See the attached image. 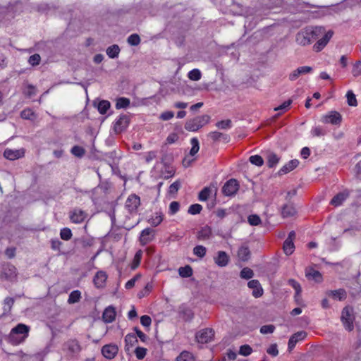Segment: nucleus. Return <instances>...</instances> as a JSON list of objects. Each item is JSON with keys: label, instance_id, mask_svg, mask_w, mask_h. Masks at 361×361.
Returning a JSON list of instances; mask_svg holds the SVG:
<instances>
[{"label": "nucleus", "instance_id": "473e14b6", "mask_svg": "<svg viewBox=\"0 0 361 361\" xmlns=\"http://www.w3.org/2000/svg\"><path fill=\"white\" fill-rule=\"evenodd\" d=\"M111 104L107 100H102L99 102L97 109L101 114H105L109 109Z\"/></svg>", "mask_w": 361, "mask_h": 361}, {"label": "nucleus", "instance_id": "39448f33", "mask_svg": "<svg viewBox=\"0 0 361 361\" xmlns=\"http://www.w3.org/2000/svg\"><path fill=\"white\" fill-rule=\"evenodd\" d=\"M63 350L68 357H74L81 351V346L76 339H70L64 343Z\"/></svg>", "mask_w": 361, "mask_h": 361}, {"label": "nucleus", "instance_id": "4d7b16f0", "mask_svg": "<svg viewBox=\"0 0 361 361\" xmlns=\"http://www.w3.org/2000/svg\"><path fill=\"white\" fill-rule=\"evenodd\" d=\"M352 74L354 77L361 75V60L356 61L353 66Z\"/></svg>", "mask_w": 361, "mask_h": 361}, {"label": "nucleus", "instance_id": "9d476101", "mask_svg": "<svg viewBox=\"0 0 361 361\" xmlns=\"http://www.w3.org/2000/svg\"><path fill=\"white\" fill-rule=\"evenodd\" d=\"M296 42L298 44L306 46L312 42V39L309 32L308 27L298 32L296 35Z\"/></svg>", "mask_w": 361, "mask_h": 361}, {"label": "nucleus", "instance_id": "e433bc0d", "mask_svg": "<svg viewBox=\"0 0 361 361\" xmlns=\"http://www.w3.org/2000/svg\"><path fill=\"white\" fill-rule=\"evenodd\" d=\"M130 99L126 97H120L117 99L116 103V108L117 109L127 108L130 105Z\"/></svg>", "mask_w": 361, "mask_h": 361}, {"label": "nucleus", "instance_id": "dca6fc26", "mask_svg": "<svg viewBox=\"0 0 361 361\" xmlns=\"http://www.w3.org/2000/svg\"><path fill=\"white\" fill-rule=\"evenodd\" d=\"M350 192L348 190L338 193L331 200L330 204L334 207H338L349 197Z\"/></svg>", "mask_w": 361, "mask_h": 361}, {"label": "nucleus", "instance_id": "338daca9", "mask_svg": "<svg viewBox=\"0 0 361 361\" xmlns=\"http://www.w3.org/2000/svg\"><path fill=\"white\" fill-rule=\"evenodd\" d=\"M311 133L313 136H323L326 134V131L322 127H314L312 129Z\"/></svg>", "mask_w": 361, "mask_h": 361}, {"label": "nucleus", "instance_id": "412c9836", "mask_svg": "<svg viewBox=\"0 0 361 361\" xmlns=\"http://www.w3.org/2000/svg\"><path fill=\"white\" fill-rule=\"evenodd\" d=\"M215 263L221 267H226L229 262V257L224 251H219L217 255L214 257Z\"/></svg>", "mask_w": 361, "mask_h": 361}, {"label": "nucleus", "instance_id": "423d86ee", "mask_svg": "<svg viewBox=\"0 0 361 361\" xmlns=\"http://www.w3.org/2000/svg\"><path fill=\"white\" fill-rule=\"evenodd\" d=\"M130 123V116L127 114H121L116 121L114 126V130L118 134L124 131Z\"/></svg>", "mask_w": 361, "mask_h": 361}, {"label": "nucleus", "instance_id": "c756f323", "mask_svg": "<svg viewBox=\"0 0 361 361\" xmlns=\"http://www.w3.org/2000/svg\"><path fill=\"white\" fill-rule=\"evenodd\" d=\"M212 235V231L209 227H204L198 231L197 238L200 240H205L209 238Z\"/></svg>", "mask_w": 361, "mask_h": 361}, {"label": "nucleus", "instance_id": "6e6552de", "mask_svg": "<svg viewBox=\"0 0 361 361\" xmlns=\"http://www.w3.org/2000/svg\"><path fill=\"white\" fill-rule=\"evenodd\" d=\"M322 121L324 123H331L332 125H340L342 121V116L336 111H331L322 118Z\"/></svg>", "mask_w": 361, "mask_h": 361}, {"label": "nucleus", "instance_id": "ea45409f", "mask_svg": "<svg viewBox=\"0 0 361 361\" xmlns=\"http://www.w3.org/2000/svg\"><path fill=\"white\" fill-rule=\"evenodd\" d=\"M71 152L74 156L79 157V158L82 157L85 154V149L78 145L73 146L72 147Z\"/></svg>", "mask_w": 361, "mask_h": 361}, {"label": "nucleus", "instance_id": "0e129e2a", "mask_svg": "<svg viewBox=\"0 0 361 361\" xmlns=\"http://www.w3.org/2000/svg\"><path fill=\"white\" fill-rule=\"evenodd\" d=\"M274 329L275 326L272 324L264 325L260 328V333L263 334H271Z\"/></svg>", "mask_w": 361, "mask_h": 361}, {"label": "nucleus", "instance_id": "a878e982", "mask_svg": "<svg viewBox=\"0 0 361 361\" xmlns=\"http://www.w3.org/2000/svg\"><path fill=\"white\" fill-rule=\"evenodd\" d=\"M327 295L334 299H338L339 300H343L346 298V292L344 289L342 288L330 290L327 293Z\"/></svg>", "mask_w": 361, "mask_h": 361}, {"label": "nucleus", "instance_id": "6ab92c4d", "mask_svg": "<svg viewBox=\"0 0 361 361\" xmlns=\"http://www.w3.org/2000/svg\"><path fill=\"white\" fill-rule=\"evenodd\" d=\"M247 286L250 288L252 289V295L255 298H259L263 294V289L259 281L253 279L248 282Z\"/></svg>", "mask_w": 361, "mask_h": 361}, {"label": "nucleus", "instance_id": "13d9d810", "mask_svg": "<svg viewBox=\"0 0 361 361\" xmlns=\"http://www.w3.org/2000/svg\"><path fill=\"white\" fill-rule=\"evenodd\" d=\"M248 222L252 226H258L261 224L262 221L259 216L257 214H251L247 218Z\"/></svg>", "mask_w": 361, "mask_h": 361}, {"label": "nucleus", "instance_id": "f257e3e1", "mask_svg": "<svg viewBox=\"0 0 361 361\" xmlns=\"http://www.w3.org/2000/svg\"><path fill=\"white\" fill-rule=\"evenodd\" d=\"M312 42L317 39V42L313 46V49L315 51L318 52L322 51L328 44L330 39L334 35L332 30L326 31L323 27H308Z\"/></svg>", "mask_w": 361, "mask_h": 361}, {"label": "nucleus", "instance_id": "a18cd8bd", "mask_svg": "<svg viewBox=\"0 0 361 361\" xmlns=\"http://www.w3.org/2000/svg\"><path fill=\"white\" fill-rule=\"evenodd\" d=\"M190 143L192 145V148L190 149V154L191 156H194L199 151V149H200L199 141H198L197 138L193 137L191 139Z\"/></svg>", "mask_w": 361, "mask_h": 361}, {"label": "nucleus", "instance_id": "2eb2a0df", "mask_svg": "<svg viewBox=\"0 0 361 361\" xmlns=\"http://www.w3.org/2000/svg\"><path fill=\"white\" fill-rule=\"evenodd\" d=\"M3 274L6 279L12 281L17 277V269L14 265L7 264L3 268Z\"/></svg>", "mask_w": 361, "mask_h": 361}, {"label": "nucleus", "instance_id": "aec40b11", "mask_svg": "<svg viewBox=\"0 0 361 361\" xmlns=\"http://www.w3.org/2000/svg\"><path fill=\"white\" fill-rule=\"evenodd\" d=\"M154 231L150 228L144 229L140 234V241L142 245H146L152 240Z\"/></svg>", "mask_w": 361, "mask_h": 361}, {"label": "nucleus", "instance_id": "5fc2aeb1", "mask_svg": "<svg viewBox=\"0 0 361 361\" xmlns=\"http://www.w3.org/2000/svg\"><path fill=\"white\" fill-rule=\"evenodd\" d=\"M162 221H163V216H162L161 214L156 213V216H152L149 220V222L152 226H157L158 225H159L161 223Z\"/></svg>", "mask_w": 361, "mask_h": 361}, {"label": "nucleus", "instance_id": "c9c22d12", "mask_svg": "<svg viewBox=\"0 0 361 361\" xmlns=\"http://www.w3.org/2000/svg\"><path fill=\"white\" fill-rule=\"evenodd\" d=\"M208 137H209L214 142L218 141L221 138L224 140L228 139V136L227 135L223 134L222 133L218 131H213L209 133Z\"/></svg>", "mask_w": 361, "mask_h": 361}, {"label": "nucleus", "instance_id": "680f3d73", "mask_svg": "<svg viewBox=\"0 0 361 361\" xmlns=\"http://www.w3.org/2000/svg\"><path fill=\"white\" fill-rule=\"evenodd\" d=\"M41 61V57L39 54H35L29 57L28 62L32 66H37L39 64Z\"/></svg>", "mask_w": 361, "mask_h": 361}, {"label": "nucleus", "instance_id": "49530a36", "mask_svg": "<svg viewBox=\"0 0 361 361\" xmlns=\"http://www.w3.org/2000/svg\"><path fill=\"white\" fill-rule=\"evenodd\" d=\"M126 346H133L137 343L135 335L129 334L125 338Z\"/></svg>", "mask_w": 361, "mask_h": 361}, {"label": "nucleus", "instance_id": "3c124183", "mask_svg": "<svg viewBox=\"0 0 361 361\" xmlns=\"http://www.w3.org/2000/svg\"><path fill=\"white\" fill-rule=\"evenodd\" d=\"M127 42L132 46H137L140 43V36L137 34H132L128 37Z\"/></svg>", "mask_w": 361, "mask_h": 361}, {"label": "nucleus", "instance_id": "7ed1b4c3", "mask_svg": "<svg viewBox=\"0 0 361 361\" xmlns=\"http://www.w3.org/2000/svg\"><path fill=\"white\" fill-rule=\"evenodd\" d=\"M210 121V116L209 115H202L196 116L193 118L189 119L185 124V130L188 131H197L200 128L207 124Z\"/></svg>", "mask_w": 361, "mask_h": 361}, {"label": "nucleus", "instance_id": "8fccbe9b", "mask_svg": "<svg viewBox=\"0 0 361 361\" xmlns=\"http://www.w3.org/2000/svg\"><path fill=\"white\" fill-rule=\"evenodd\" d=\"M188 76L190 80L193 81H197L200 80L202 73L199 69H192L188 73Z\"/></svg>", "mask_w": 361, "mask_h": 361}, {"label": "nucleus", "instance_id": "4468645a", "mask_svg": "<svg viewBox=\"0 0 361 361\" xmlns=\"http://www.w3.org/2000/svg\"><path fill=\"white\" fill-rule=\"evenodd\" d=\"M86 217V212L78 208H75L70 212L71 221L75 224L82 223Z\"/></svg>", "mask_w": 361, "mask_h": 361}, {"label": "nucleus", "instance_id": "5701e85b", "mask_svg": "<svg viewBox=\"0 0 361 361\" xmlns=\"http://www.w3.org/2000/svg\"><path fill=\"white\" fill-rule=\"evenodd\" d=\"M24 152L22 150L18 149H6L4 152V156L5 158L9 160H15L23 157Z\"/></svg>", "mask_w": 361, "mask_h": 361}, {"label": "nucleus", "instance_id": "cd10ccee", "mask_svg": "<svg viewBox=\"0 0 361 361\" xmlns=\"http://www.w3.org/2000/svg\"><path fill=\"white\" fill-rule=\"evenodd\" d=\"M296 211L292 204H285L281 210V215L283 218L293 216Z\"/></svg>", "mask_w": 361, "mask_h": 361}, {"label": "nucleus", "instance_id": "6e6d98bb", "mask_svg": "<svg viewBox=\"0 0 361 361\" xmlns=\"http://www.w3.org/2000/svg\"><path fill=\"white\" fill-rule=\"evenodd\" d=\"M211 193V189L209 188H204L202 189L198 195V198L200 201H206Z\"/></svg>", "mask_w": 361, "mask_h": 361}, {"label": "nucleus", "instance_id": "774afa93", "mask_svg": "<svg viewBox=\"0 0 361 361\" xmlns=\"http://www.w3.org/2000/svg\"><path fill=\"white\" fill-rule=\"evenodd\" d=\"M180 204L178 202H171L169 205V214L171 215L175 214L179 210Z\"/></svg>", "mask_w": 361, "mask_h": 361}, {"label": "nucleus", "instance_id": "4be33fe9", "mask_svg": "<svg viewBox=\"0 0 361 361\" xmlns=\"http://www.w3.org/2000/svg\"><path fill=\"white\" fill-rule=\"evenodd\" d=\"M305 276L309 280H314L317 283L322 281V276L321 273L313 268H307L305 271Z\"/></svg>", "mask_w": 361, "mask_h": 361}, {"label": "nucleus", "instance_id": "f03ea898", "mask_svg": "<svg viewBox=\"0 0 361 361\" xmlns=\"http://www.w3.org/2000/svg\"><path fill=\"white\" fill-rule=\"evenodd\" d=\"M30 327L24 324H18L13 328L9 334V341L17 345L25 341L28 336Z\"/></svg>", "mask_w": 361, "mask_h": 361}, {"label": "nucleus", "instance_id": "79ce46f5", "mask_svg": "<svg viewBox=\"0 0 361 361\" xmlns=\"http://www.w3.org/2000/svg\"><path fill=\"white\" fill-rule=\"evenodd\" d=\"M207 252V249L203 245H197L193 248V253L195 255L203 258Z\"/></svg>", "mask_w": 361, "mask_h": 361}, {"label": "nucleus", "instance_id": "b1692460", "mask_svg": "<svg viewBox=\"0 0 361 361\" xmlns=\"http://www.w3.org/2000/svg\"><path fill=\"white\" fill-rule=\"evenodd\" d=\"M299 164V161L298 159H293L290 161L288 164L284 165L279 171V175L286 174L288 172L295 169Z\"/></svg>", "mask_w": 361, "mask_h": 361}, {"label": "nucleus", "instance_id": "20e7f679", "mask_svg": "<svg viewBox=\"0 0 361 361\" xmlns=\"http://www.w3.org/2000/svg\"><path fill=\"white\" fill-rule=\"evenodd\" d=\"M353 312V308L349 306L345 307L341 312V320L345 329L348 331H351L354 329L353 322L355 317Z\"/></svg>", "mask_w": 361, "mask_h": 361}, {"label": "nucleus", "instance_id": "0eeeda50", "mask_svg": "<svg viewBox=\"0 0 361 361\" xmlns=\"http://www.w3.org/2000/svg\"><path fill=\"white\" fill-rule=\"evenodd\" d=\"M239 190V184L235 179H230L222 188V192L226 196H233Z\"/></svg>", "mask_w": 361, "mask_h": 361}, {"label": "nucleus", "instance_id": "f3484780", "mask_svg": "<svg viewBox=\"0 0 361 361\" xmlns=\"http://www.w3.org/2000/svg\"><path fill=\"white\" fill-rule=\"evenodd\" d=\"M107 275L106 272L99 271L94 276L93 283L97 288H101L104 287Z\"/></svg>", "mask_w": 361, "mask_h": 361}, {"label": "nucleus", "instance_id": "69168bd1", "mask_svg": "<svg viewBox=\"0 0 361 361\" xmlns=\"http://www.w3.org/2000/svg\"><path fill=\"white\" fill-rule=\"evenodd\" d=\"M141 275L140 274H137L133 279L129 280L125 285L126 289H130L134 287L135 282L140 279Z\"/></svg>", "mask_w": 361, "mask_h": 361}, {"label": "nucleus", "instance_id": "a19ab883", "mask_svg": "<svg viewBox=\"0 0 361 361\" xmlns=\"http://www.w3.org/2000/svg\"><path fill=\"white\" fill-rule=\"evenodd\" d=\"M216 126L222 130L229 129L232 127V121L230 119L222 120L216 123Z\"/></svg>", "mask_w": 361, "mask_h": 361}, {"label": "nucleus", "instance_id": "58836bf2", "mask_svg": "<svg viewBox=\"0 0 361 361\" xmlns=\"http://www.w3.org/2000/svg\"><path fill=\"white\" fill-rule=\"evenodd\" d=\"M176 361H194V358L190 353L183 351L176 357Z\"/></svg>", "mask_w": 361, "mask_h": 361}, {"label": "nucleus", "instance_id": "bb28decb", "mask_svg": "<svg viewBox=\"0 0 361 361\" xmlns=\"http://www.w3.org/2000/svg\"><path fill=\"white\" fill-rule=\"evenodd\" d=\"M238 256L239 259L243 262L249 259L250 256V251L247 246H241L238 251Z\"/></svg>", "mask_w": 361, "mask_h": 361}, {"label": "nucleus", "instance_id": "7c9ffc66", "mask_svg": "<svg viewBox=\"0 0 361 361\" xmlns=\"http://www.w3.org/2000/svg\"><path fill=\"white\" fill-rule=\"evenodd\" d=\"M120 53V48L117 44H114L106 49V54L111 59L116 58Z\"/></svg>", "mask_w": 361, "mask_h": 361}, {"label": "nucleus", "instance_id": "c85d7f7f", "mask_svg": "<svg viewBox=\"0 0 361 361\" xmlns=\"http://www.w3.org/2000/svg\"><path fill=\"white\" fill-rule=\"evenodd\" d=\"M267 166L269 168H273L279 161V157L274 152H268L267 155Z\"/></svg>", "mask_w": 361, "mask_h": 361}, {"label": "nucleus", "instance_id": "f8f14e48", "mask_svg": "<svg viewBox=\"0 0 361 361\" xmlns=\"http://www.w3.org/2000/svg\"><path fill=\"white\" fill-rule=\"evenodd\" d=\"M118 348L115 344H107L102 347V353L107 359H113L118 353Z\"/></svg>", "mask_w": 361, "mask_h": 361}, {"label": "nucleus", "instance_id": "2f4dec72", "mask_svg": "<svg viewBox=\"0 0 361 361\" xmlns=\"http://www.w3.org/2000/svg\"><path fill=\"white\" fill-rule=\"evenodd\" d=\"M283 249L286 255H290L295 250L293 241H290V240H285Z\"/></svg>", "mask_w": 361, "mask_h": 361}, {"label": "nucleus", "instance_id": "052dcab7", "mask_svg": "<svg viewBox=\"0 0 361 361\" xmlns=\"http://www.w3.org/2000/svg\"><path fill=\"white\" fill-rule=\"evenodd\" d=\"M202 209V207L199 204H193L190 206L188 209V213L190 214H200L201 210Z\"/></svg>", "mask_w": 361, "mask_h": 361}, {"label": "nucleus", "instance_id": "603ef678", "mask_svg": "<svg viewBox=\"0 0 361 361\" xmlns=\"http://www.w3.org/2000/svg\"><path fill=\"white\" fill-rule=\"evenodd\" d=\"M20 116L23 119L33 120L35 118L34 112L30 109H25L20 113Z\"/></svg>", "mask_w": 361, "mask_h": 361}, {"label": "nucleus", "instance_id": "4c0bfd02", "mask_svg": "<svg viewBox=\"0 0 361 361\" xmlns=\"http://www.w3.org/2000/svg\"><path fill=\"white\" fill-rule=\"evenodd\" d=\"M14 304V299L11 297H7L4 301V313L10 312Z\"/></svg>", "mask_w": 361, "mask_h": 361}, {"label": "nucleus", "instance_id": "c03bdc74", "mask_svg": "<svg viewBox=\"0 0 361 361\" xmlns=\"http://www.w3.org/2000/svg\"><path fill=\"white\" fill-rule=\"evenodd\" d=\"M347 102L349 106H356L357 105V99L353 91L349 90L346 94Z\"/></svg>", "mask_w": 361, "mask_h": 361}, {"label": "nucleus", "instance_id": "9b49d317", "mask_svg": "<svg viewBox=\"0 0 361 361\" xmlns=\"http://www.w3.org/2000/svg\"><path fill=\"white\" fill-rule=\"evenodd\" d=\"M214 332L212 329H204L196 334L195 338L198 343H207L212 341Z\"/></svg>", "mask_w": 361, "mask_h": 361}, {"label": "nucleus", "instance_id": "09e8293b", "mask_svg": "<svg viewBox=\"0 0 361 361\" xmlns=\"http://www.w3.org/2000/svg\"><path fill=\"white\" fill-rule=\"evenodd\" d=\"M240 276L242 279H250L253 277L254 272L251 269L245 267L241 270Z\"/></svg>", "mask_w": 361, "mask_h": 361}, {"label": "nucleus", "instance_id": "393cba45", "mask_svg": "<svg viewBox=\"0 0 361 361\" xmlns=\"http://www.w3.org/2000/svg\"><path fill=\"white\" fill-rule=\"evenodd\" d=\"M115 317L116 312L114 307H109L105 309L102 314V318L105 322L111 323L115 319Z\"/></svg>", "mask_w": 361, "mask_h": 361}, {"label": "nucleus", "instance_id": "72a5a7b5", "mask_svg": "<svg viewBox=\"0 0 361 361\" xmlns=\"http://www.w3.org/2000/svg\"><path fill=\"white\" fill-rule=\"evenodd\" d=\"M80 298H81L80 291L78 290H73L69 295V297L68 299V302L69 304H74L75 302H78Z\"/></svg>", "mask_w": 361, "mask_h": 361}, {"label": "nucleus", "instance_id": "de8ad7c7", "mask_svg": "<svg viewBox=\"0 0 361 361\" xmlns=\"http://www.w3.org/2000/svg\"><path fill=\"white\" fill-rule=\"evenodd\" d=\"M289 285H290L295 290V298L298 300V298L300 296V293L302 291L301 286L294 279H290L288 281Z\"/></svg>", "mask_w": 361, "mask_h": 361}, {"label": "nucleus", "instance_id": "e2e57ef3", "mask_svg": "<svg viewBox=\"0 0 361 361\" xmlns=\"http://www.w3.org/2000/svg\"><path fill=\"white\" fill-rule=\"evenodd\" d=\"M136 357L139 360L143 359L147 353V349L142 347H137L135 350Z\"/></svg>", "mask_w": 361, "mask_h": 361}, {"label": "nucleus", "instance_id": "37998d69", "mask_svg": "<svg viewBox=\"0 0 361 361\" xmlns=\"http://www.w3.org/2000/svg\"><path fill=\"white\" fill-rule=\"evenodd\" d=\"M72 236V231L69 228H63L60 231V237L63 240H69Z\"/></svg>", "mask_w": 361, "mask_h": 361}, {"label": "nucleus", "instance_id": "bf43d9fd", "mask_svg": "<svg viewBox=\"0 0 361 361\" xmlns=\"http://www.w3.org/2000/svg\"><path fill=\"white\" fill-rule=\"evenodd\" d=\"M252 348L249 345L245 344L240 346L239 354L243 356H248L252 353Z\"/></svg>", "mask_w": 361, "mask_h": 361}, {"label": "nucleus", "instance_id": "f704fd0d", "mask_svg": "<svg viewBox=\"0 0 361 361\" xmlns=\"http://www.w3.org/2000/svg\"><path fill=\"white\" fill-rule=\"evenodd\" d=\"M178 273L179 275L183 278L190 277L192 275V269L190 266L186 265L183 267H180Z\"/></svg>", "mask_w": 361, "mask_h": 361}, {"label": "nucleus", "instance_id": "864d4df0", "mask_svg": "<svg viewBox=\"0 0 361 361\" xmlns=\"http://www.w3.org/2000/svg\"><path fill=\"white\" fill-rule=\"evenodd\" d=\"M251 164L257 166H261L264 164L263 158L259 155H252L249 158Z\"/></svg>", "mask_w": 361, "mask_h": 361}, {"label": "nucleus", "instance_id": "1a4fd4ad", "mask_svg": "<svg viewBox=\"0 0 361 361\" xmlns=\"http://www.w3.org/2000/svg\"><path fill=\"white\" fill-rule=\"evenodd\" d=\"M140 205V198L135 194H131L128 196L126 202V207L130 213H135L138 207Z\"/></svg>", "mask_w": 361, "mask_h": 361}, {"label": "nucleus", "instance_id": "ddd939ff", "mask_svg": "<svg viewBox=\"0 0 361 361\" xmlns=\"http://www.w3.org/2000/svg\"><path fill=\"white\" fill-rule=\"evenodd\" d=\"M307 336V333L304 331H298L297 333L292 335L288 341V348L289 351H291L295 346L296 343L302 341Z\"/></svg>", "mask_w": 361, "mask_h": 361}, {"label": "nucleus", "instance_id": "a211bd4d", "mask_svg": "<svg viewBox=\"0 0 361 361\" xmlns=\"http://www.w3.org/2000/svg\"><path fill=\"white\" fill-rule=\"evenodd\" d=\"M312 71V68L310 66H300L293 71L289 75V80L291 81L295 80L300 75L310 73Z\"/></svg>", "mask_w": 361, "mask_h": 361}]
</instances>
